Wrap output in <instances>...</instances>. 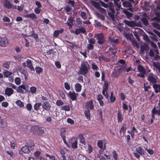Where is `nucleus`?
<instances>
[{"label": "nucleus", "instance_id": "7c9ffc66", "mask_svg": "<svg viewBox=\"0 0 160 160\" xmlns=\"http://www.w3.org/2000/svg\"><path fill=\"white\" fill-rule=\"evenodd\" d=\"M66 130L64 128H62L61 129L60 131V135L62 138L66 137L65 132Z\"/></svg>", "mask_w": 160, "mask_h": 160}, {"label": "nucleus", "instance_id": "6e6d98bb", "mask_svg": "<svg viewBox=\"0 0 160 160\" xmlns=\"http://www.w3.org/2000/svg\"><path fill=\"white\" fill-rule=\"evenodd\" d=\"M63 104V102L61 100H58L56 102V104L58 106L62 105Z\"/></svg>", "mask_w": 160, "mask_h": 160}, {"label": "nucleus", "instance_id": "5fc2aeb1", "mask_svg": "<svg viewBox=\"0 0 160 160\" xmlns=\"http://www.w3.org/2000/svg\"><path fill=\"white\" fill-rule=\"evenodd\" d=\"M118 122H121L123 120V118L122 117L121 114L118 112Z\"/></svg>", "mask_w": 160, "mask_h": 160}, {"label": "nucleus", "instance_id": "f257e3e1", "mask_svg": "<svg viewBox=\"0 0 160 160\" xmlns=\"http://www.w3.org/2000/svg\"><path fill=\"white\" fill-rule=\"evenodd\" d=\"M81 68L79 71V73L81 75H84L87 73L89 66L87 62H82L81 63Z\"/></svg>", "mask_w": 160, "mask_h": 160}, {"label": "nucleus", "instance_id": "37998d69", "mask_svg": "<svg viewBox=\"0 0 160 160\" xmlns=\"http://www.w3.org/2000/svg\"><path fill=\"white\" fill-rule=\"evenodd\" d=\"M16 103L17 105L20 107H23L24 106L23 102H21L20 100H17L16 101Z\"/></svg>", "mask_w": 160, "mask_h": 160}, {"label": "nucleus", "instance_id": "603ef678", "mask_svg": "<svg viewBox=\"0 0 160 160\" xmlns=\"http://www.w3.org/2000/svg\"><path fill=\"white\" fill-rule=\"evenodd\" d=\"M15 82L16 84L19 85L21 83V80L19 78H16L15 79Z\"/></svg>", "mask_w": 160, "mask_h": 160}, {"label": "nucleus", "instance_id": "5701e85b", "mask_svg": "<svg viewBox=\"0 0 160 160\" xmlns=\"http://www.w3.org/2000/svg\"><path fill=\"white\" fill-rule=\"evenodd\" d=\"M153 88L154 89L156 93H157L159 92L160 93V84L159 85H154L153 86Z\"/></svg>", "mask_w": 160, "mask_h": 160}, {"label": "nucleus", "instance_id": "8fccbe9b", "mask_svg": "<svg viewBox=\"0 0 160 160\" xmlns=\"http://www.w3.org/2000/svg\"><path fill=\"white\" fill-rule=\"evenodd\" d=\"M87 48L88 50H92L94 48V46L93 45L89 43L87 45Z\"/></svg>", "mask_w": 160, "mask_h": 160}, {"label": "nucleus", "instance_id": "6ab92c4d", "mask_svg": "<svg viewBox=\"0 0 160 160\" xmlns=\"http://www.w3.org/2000/svg\"><path fill=\"white\" fill-rule=\"evenodd\" d=\"M123 22L128 26L130 27H133L135 26V22L134 21H129L126 20H124L123 21Z\"/></svg>", "mask_w": 160, "mask_h": 160}, {"label": "nucleus", "instance_id": "7ed1b4c3", "mask_svg": "<svg viewBox=\"0 0 160 160\" xmlns=\"http://www.w3.org/2000/svg\"><path fill=\"white\" fill-rule=\"evenodd\" d=\"M158 79V77L152 73H150L147 76L148 80L150 83L153 84V85L157 84L156 83L157 82Z\"/></svg>", "mask_w": 160, "mask_h": 160}, {"label": "nucleus", "instance_id": "72a5a7b5", "mask_svg": "<svg viewBox=\"0 0 160 160\" xmlns=\"http://www.w3.org/2000/svg\"><path fill=\"white\" fill-rule=\"evenodd\" d=\"M20 72L23 74L25 76V79L26 80L28 76V73L27 71L23 69H21L20 70Z\"/></svg>", "mask_w": 160, "mask_h": 160}, {"label": "nucleus", "instance_id": "4d7b16f0", "mask_svg": "<svg viewBox=\"0 0 160 160\" xmlns=\"http://www.w3.org/2000/svg\"><path fill=\"white\" fill-rule=\"evenodd\" d=\"M10 63V62H5L3 64V66L4 68H8L10 67L9 64Z\"/></svg>", "mask_w": 160, "mask_h": 160}, {"label": "nucleus", "instance_id": "c756f323", "mask_svg": "<svg viewBox=\"0 0 160 160\" xmlns=\"http://www.w3.org/2000/svg\"><path fill=\"white\" fill-rule=\"evenodd\" d=\"M86 105L87 107L90 108L91 109H93L94 108V105L93 104V102L92 100L90 101L87 102Z\"/></svg>", "mask_w": 160, "mask_h": 160}, {"label": "nucleus", "instance_id": "393cba45", "mask_svg": "<svg viewBox=\"0 0 160 160\" xmlns=\"http://www.w3.org/2000/svg\"><path fill=\"white\" fill-rule=\"evenodd\" d=\"M91 4L96 8L98 9L100 7V6L99 4L97 2L94 1H91Z\"/></svg>", "mask_w": 160, "mask_h": 160}, {"label": "nucleus", "instance_id": "bf43d9fd", "mask_svg": "<svg viewBox=\"0 0 160 160\" xmlns=\"http://www.w3.org/2000/svg\"><path fill=\"white\" fill-rule=\"evenodd\" d=\"M135 26H137L140 27H142V22L141 21H138L137 22H135Z\"/></svg>", "mask_w": 160, "mask_h": 160}, {"label": "nucleus", "instance_id": "680f3d73", "mask_svg": "<svg viewBox=\"0 0 160 160\" xmlns=\"http://www.w3.org/2000/svg\"><path fill=\"white\" fill-rule=\"evenodd\" d=\"M108 15L110 16V17L112 18V19L114 20L115 19V14L111 13L110 12H108Z\"/></svg>", "mask_w": 160, "mask_h": 160}, {"label": "nucleus", "instance_id": "864d4df0", "mask_svg": "<svg viewBox=\"0 0 160 160\" xmlns=\"http://www.w3.org/2000/svg\"><path fill=\"white\" fill-rule=\"evenodd\" d=\"M99 2L101 4L102 6L105 8H107L108 7V5L104 2L101 0H99Z\"/></svg>", "mask_w": 160, "mask_h": 160}, {"label": "nucleus", "instance_id": "9d476101", "mask_svg": "<svg viewBox=\"0 0 160 160\" xmlns=\"http://www.w3.org/2000/svg\"><path fill=\"white\" fill-rule=\"evenodd\" d=\"M69 143L72 145V147L73 148H77L78 141L75 138H72L70 139Z\"/></svg>", "mask_w": 160, "mask_h": 160}, {"label": "nucleus", "instance_id": "0e129e2a", "mask_svg": "<svg viewBox=\"0 0 160 160\" xmlns=\"http://www.w3.org/2000/svg\"><path fill=\"white\" fill-rule=\"evenodd\" d=\"M30 90L32 93H34L37 91V88L35 87H32L30 88Z\"/></svg>", "mask_w": 160, "mask_h": 160}, {"label": "nucleus", "instance_id": "e2e57ef3", "mask_svg": "<svg viewBox=\"0 0 160 160\" xmlns=\"http://www.w3.org/2000/svg\"><path fill=\"white\" fill-rule=\"evenodd\" d=\"M155 108H154L153 109V110L152 111V112L154 113H155V114H157L158 115H160V110H155Z\"/></svg>", "mask_w": 160, "mask_h": 160}, {"label": "nucleus", "instance_id": "f704fd0d", "mask_svg": "<svg viewBox=\"0 0 160 160\" xmlns=\"http://www.w3.org/2000/svg\"><path fill=\"white\" fill-rule=\"evenodd\" d=\"M108 82L107 81H105L103 87V89H104V91H107L108 89Z\"/></svg>", "mask_w": 160, "mask_h": 160}, {"label": "nucleus", "instance_id": "c85d7f7f", "mask_svg": "<svg viewBox=\"0 0 160 160\" xmlns=\"http://www.w3.org/2000/svg\"><path fill=\"white\" fill-rule=\"evenodd\" d=\"M84 114L87 119L90 120V113L89 110L88 109H86L84 112Z\"/></svg>", "mask_w": 160, "mask_h": 160}, {"label": "nucleus", "instance_id": "0eeeda50", "mask_svg": "<svg viewBox=\"0 0 160 160\" xmlns=\"http://www.w3.org/2000/svg\"><path fill=\"white\" fill-rule=\"evenodd\" d=\"M95 37L96 38L97 42L99 44H102L104 43L105 39L102 33H97L95 35Z\"/></svg>", "mask_w": 160, "mask_h": 160}, {"label": "nucleus", "instance_id": "bb28decb", "mask_svg": "<svg viewBox=\"0 0 160 160\" xmlns=\"http://www.w3.org/2000/svg\"><path fill=\"white\" fill-rule=\"evenodd\" d=\"M95 14L96 15L97 17L98 18L100 19L101 20L104 21L105 20V17L103 15L100 13L98 12H96L95 13Z\"/></svg>", "mask_w": 160, "mask_h": 160}, {"label": "nucleus", "instance_id": "4c0bfd02", "mask_svg": "<svg viewBox=\"0 0 160 160\" xmlns=\"http://www.w3.org/2000/svg\"><path fill=\"white\" fill-rule=\"evenodd\" d=\"M79 138L80 142L84 145H85V142L84 137L82 135H81L79 136Z\"/></svg>", "mask_w": 160, "mask_h": 160}, {"label": "nucleus", "instance_id": "13d9d810", "mask_svg": "<svg viewBox=\"0 0 160 160\" xmlns=\"http://www.w3.org/2000/svg\"><path fill=\"white\" fill-rule=\"evenodd\" d=\"M87 151L89 153H91L92 151V146L90 144H88V147Z\"/></svg>", "mask_w": 160, "mask_h": 160}, {"label": "nucleus", "instance_id": "ea45409f", "mask_svg": "<svg viewBox=\"0 0 160 160\" xmlns=\"http://www.w3.org/2000/svg\"><path fill=\"white\" fill-rule=\"evenodd\" d=\"M153 26L158 30H160V25L159 24L156 22H153L152 23Z\"/></svg>", "mask_w": 160, "mask_h": 160}, {"label": "nucleus", "instance_id": "412c9836", "mask_svg": "<svg viewBox=\"0 0 160 160\" xmlns=\"http://www.w3.org/2000/svg\"><path fill=\"white\" fill-rule=\"evenodd\" d=\"M102 142L100 140L98 141L97 142V145L98 147L102 150H104L106 148L105 145H104L103 147L102 146Z\"/></svg>", "mask_w": 160, "mask_h": 160}, {"label": "nucleus", "instance_id": "58836bf2", "mask_svg": "<svg viewBox=\"0 0 160 160\" xmlns=\"http://www.w3.org/2000/svg\"><path fill=\"white\" fill-rule=\"evenodd\" d=\"M99 11L101 13L104 14V15H106L107 12L106 11L105 9L104 8L101 7H100L98 8V9Z\"/></svg>", "mask_w": 160, "mask_h": 160}, {"label": "nucleus", "instance_id": "6e6552de", "mask_svg": "<svg viewBox=\"0 0 160 160\" xmlns=\"http://www.w3.org/2000/svg\"><path fill=\"white\" fill-rule=\"evenodd\" d=\"M8 41L6 37L2 38L0 40V46L5 47L8 44Z\"/></svg>", "mask_w": 160, "mask_h": 160}, {"label": "nucleus", "instance_id": "3c124183", "mask_svg": "<svg viewBox=\"0 0 160 160\" xmlns=\"http://www.w3.org/2000/svg\"><path fill=\"white\" fill-rule=\"evenodd\" d=\"M113 157L115 160H117L118 159V156L116 152L115 151H113L112 152Z\"/></svg>", "mask_w": 160, "mask_h": 160}, {"label": "nucleus", "instance_id": "338daca9", "mask_svg": "<svg viewBox=\"0 0 160 160\" xmlns=\"http://www.w3.org/2000/svg\"><path fill=\"white\" fill-rule=\"evenodd\" d=\"M91 66L92 68L94 70H97L98 69V66L96 65L94 62H93L91 64Z\"/></svg>", "mask_w": 160, "mask_h": 160}, {"label": "nucleus", "instance_id": "c03bdc74", "mask_svg": "<svg viewBox=\"0 0 160 160\" xmlns=\"http://www.w3.org/2000/svg\"><path fill=\"white\" fill-rule=\"evenodd\" d=\"M80 16L84 20H86L87 18L85 12H82L80 13Z\"/></svg>", "mask_w": 160, "mask_h": 160}, {"label": "nucleus", "instance_id": "09e8293b", "mask_svg": "<svg viewBox=\"0 0 160 160\" xmlns=\"http://www.w3.org/2000/svg\"><path fill=\"white\" fill-rule=\"evenodd\" d=\"M89 44H91L92 45H93L96 42L95 40L93 38H90L88 40Z\"/></svg>", "mask_w": 160, "mask_h": 160}, {"label": "nucleus", "instance_id": "1a4fd4ad", "mask_svg": "<svg viewBox=\"0 0 160 160\" xmlns=\"http://www.w3.org/2000/svg\"><path fill=\"white\" fill-rule=\"evenodd\" d=\"M123 35L128 39L129 40L132 42L133 44L134 43L137 45V43L136 42L132 39V38L133 37V36L132 33L124 32Z\"/></svg>", "mask_w": 160, "mask_h": 160}, {"label": "nucleus", "instance_id": "aec40b11", "mask_svg": "<svg viewBox=\"0 0 160 160\" xmlns=\"http://www.w3.org/2000/svg\"><path fill=\"white\" fill-rule=\"evenodd\" d=\"M123 12L127 16L128 18L129 19L132 17L133 14L130 12L128 10L126 9H124L123 10Z\"/></svg>", "mask_w": 160, "mask_h": 160}, {"label": "nucleus", "instance_id": "a211bd4d", "mask_svg": "<svg viewBox=\"0 0 160 160\" xmlns=\"http://www.w3.org/2000/svg\"><path fill=\"white\" fill-rule=\"evenodd\" d=\"M13 90L11 88H7L5 90V94L8 96H10L13 92Z\"/></svg>", "mask_w": 160, "mask_h": 160}, {"label": "nucleus", "instance_id": "4468645a", "mask_svg": "<svg viewBox=\"0 0 160 160\" xmlns=\"http://www.w3.org/2000/svg\"><path fill=\"white\" fill-rule=\"evenodd\" d=\"M42 107L46 110L48 111L51 108V106L48 102H45L42 103Z\"/></svg>", "mask_w": 160, "mask_h": 160}, {"label": "nucleus", "instance_id": "20e7f679", "mask_svg": "<svg viewBox=\"0 0 160 160\" xmlns=\"http://www.w3.org/2000/svg\"><path fill=\"white\" fill-rule=\"evenodd\" d=\"M125 67V65L123 64L120 68H115L112 73V76L114 78H117L119 74L122 73Z\"/></svg>", "mask_w": 160, "mask_h": 160}, {"label": "nucleus", "instance_id": "f03ea898", "mask_svg": "<svg viewBox=\"0 0 160 160\" xmlns=\"http://www.w3.org/2000/svg\"><path fill=\"white\" fill-rule=\"evenodd\" d=\"M159 52L156 45L154 48L150 49L149 52V55L151 57H154V60H157L160 59V56L158 55Z\"/></svg>", "mask_w": 160, "mask_h": 160}, {"label": "nucleus", "instance_id": "2eb2a0df", "mask_svg": "<svg viewBox=\"0 0 160 160\" xmlns=\"http://www.w3.org/2000/svg\"><path fill=\"white\" fill-rule=\"evenodd\" d=\"M26 63L27 65V67H28L29 68L31 71H34V68L33 67L32 62L31 60L29 59H27L26 61Z\"/></svg>", "mask_w": 160, "mask_h": 160}, {"label": "nucleus", "instance_id": "cd10ccee", "mask_svg": "<svg viewBox=\"0 0 160 160\" xmlns=\"http://www.w3.org/2000/svg\"><path fill=\"white\" fill-rule=\"evenodd\" d=\"M82 86L79 83H76L75 85V89L77 92H79L81 90Z\"/></svg>", "mask_w": 160, "mask_h": 160}, {"label": "nucleus", "instance_id": "9b49d317", "mask_svg": "<svg viewBox=\"0 0 160 160\" xmlns=\"http://www.w3.org/2000/svg\"><path fill=\"white\" fill-rule=\"evenodd\" d=\"M3 2L4 6L10 9L12 8L13 9H17L16 6H12V4L8 0H4Z\"/></svg>", "mask_w": 160, "mask_h": 160}, {"label": "nucleus", "instance_id": "4be33fe9", "mask_svg": "<svg viewBox=\"0 0 160 160\" xmlns=\"http://www.w3.org/2000/svg\"><path fill=\"white\" fill-rule=\"evenodd\" d=\"M26 18H31L32 19H36L37 18L36 15L33 13L30 14H27L25 15Z\"/></svg>", "mask_w": 160, "mask_h": 160}, {"label": "nucleus", "instance_id": "423d86ee", "mask_svg": "<svg viewBox=\"0 0 160 160\" xmlns=\"http://www.w3.org/2000/svg\"><path fill=\"white\" fill-rule=\"evenodd\" d=\"M32 149V146L26 145L21 148L19 153L21 154H23V153H28L31 152Z\"/></svg>", "mask_w": 160, "mask_h": 160}, {"label": "nucleus", "instance_id": "de8ad7c7", "mask_svg": "<svg viewBox=\"0 0 160 160\" xmlns=\"http://www.w3.org/2000/svg\"><path fill=\"white\" fill-rule=\"evenodd\" d=\"M126 131V126L125 125H123L121 128L120 130V132L121 133H122V134L123 135L124 134V133Z\"/></svg>", "mask_w": 160, "mask_h": 160}, {"label": "nucleus", "instance_id": "a878e982", "mask_svg": "<svg viewBox=\"0 0 160 160\" xmlns=\"http://www.w3.org/2000/svg\"><path fill=\"white\" fill-rule=\"evenodd\" d=\"M137 152L141 155H144V152L143 149L141 147H138L136 148Z\"/></svg>", "mask_w": 160, "mask_h": 160}, {"label": "nucleus", "instance_id": "2f4dec72", "mask_svg": "<svg viewBox=\"0 0 160 160\" xmlns=\"http://www.w3.org/2000/svg\"><path fill=\"white\" fill-rule=\"evenodd\" d=\"M138 70L139 72H141V73H146V72L144 68L141 65L138 66Z\"/></svg>", "mask_w": 160, "mask_h": 160}, {"label": "nucleus", "instance_id": "79ce46f5", "mask_svg": "<svg viewBox=\"0 0 160 160\" xmlns=\"http://www.w3.org/2000/svg\"><path fill=\"white\" fill-rule=\"evenodd\" d=\"M110 98V101L112 102H113L115 101L116 99V98L114 96H113V92H112L111 93V95Z\"/></svg>", "mask_w": 160, "mask_h": 160}, {"label": "nucleus", "instance_id": "473e14b6", "mask_svg": "<svg viewBox=\"0 0 160 160\" xmlns=\"http://www.w3.org/2000/svg\"><path fill=\"white\" fill-rule=\"evenodd\" d=\"M42 104L41 102L35 103L34 106V110L36 111H38Z\"/></svg>", "mask_w": 160, "mask_h": 160}, {"label": "nucleus", "instance_id": "39448f33", "mask_svg": "<svg viewBox=\"0 0 160 160\" xmlns=\"http://www.w3.org/2000/svg\"><path fill=\"white\" fill-rule=\"evenodd\" d=\"M31 130L33 133L40 135L43 134L44 132V130L42 128H39L37 126L32 127Z\"/></svg>", "mask_w": 160, "mask_h": 160}, {"label": "nucleus", "instance_id": "f8f14e48", "mask_svg": "<svg viewBox=\"0 0 160 160\" xmlns=\"http://www.w3.org/2000/svg\"><path fill=\"white\" fill-rule=\"evenodd\" d=\"M148 18V16L147 15L144 13L142 14V17L140 18V20L142 22L143 24L146 26H147L148 24V22L147 19Z\"/></svg>", "mask_w": 160, "mask_h": 160}, {"label": "nucleus", "instance_id": "c9c22d12", "mask_svg": "<svg viewBox=\"0 0 160 160\" xmlns=\"http://www.w3.org/2000/svg\"><path fill=\"white\" fill-rule=\"evenodd\" d=\"M76 21L78 27H80L82 23V20L80 18H77L76 19Z\"/></svg>", "mask_w": 160, "mask_h": 160}, {"label": "nucleus", "instance_id": "69168bd1", "mask_svg": "<svg viewBox=\"0 0 160 160\" xmlns=\"http://www.w3.org/2000/svg\"><path fill=\"white\" fill-rule=\"evenodd\" d=\"M53 51L52 49H50L49 51H48L47 52V55H48V57H51L52 55V54L53 53Z\"/></svg>", "mask_w": 160, "mask_h": 160}, {"label": "nucleus", "instance_id": "ddd939ff", "mask_svg": "<svg viewBox=\"0 0 160 160\" xmlns=\"http://www.w3.org/2000/svg\"><path fill=\"white\" fill-rule=\"evenodd\" d=\"M68 95L72 101L76 100L77 96L78 95V93H76L74 92H69L68 93Z\"/></svg>", "mask_w": 160, "mask_h": 160}, {"label": "nucleus", "instance_id": "49530a36", "mask_svg": "<svg viewBox=\"0 0 160 160\" xmlns=\"http://www.w3.org/2000/svg\"><path fill=\"white\" fill-rule=\"evenodd\" d=\"M61 109L67 111H69L70 110V108L68 105L64 106L62 107Z\"/></svg>", "mask_w": 160, "mask_h": 160}, {"label": "nucleus", "instance_id": "f3484780", "mask_svg": "<svg viewBox=\"0 0 160 160\" xmlns=\"http://www.w3.org/2000/svg\"><path fill=\"white\" fill-rule=\"evenodd\" d=\"M118 49L114 48H110L108 50L109 52H110L112 55V57H116L115 54L117 52Z\"/></svg>", "mask_w": 160, "mask_h": 160}, {"label": "nucleus", "instance_id": "dca6fc26", "mask_svg": "<svg viewBox=\"0 0 160 160\" xmlns=\"http://www.w3.org/2000/svg\"><path fill=\"white\" fill-rule=\"evenodd\" d=\"M153 65L156 68V71L158 73L160 74V63L158 62H153Z\"/></svg>", "mask_w": 160, "mask_h": 160}, {"label": "nucleus", "instance_id": "a18cd8bd", "mask_svg": "<svg viewBox=\"0 0 160 160\" xmlns=\"http://www.w3.org/2000/svg\"><path fill=\"white\" fill-rule=\"evenodd\" d=\"M4 75L6 77H8L11 76L12 73L8 71H6L4 72Z\"/></svg>", "mask_w": 160, "mask_h": 160}, {"label": "nucleus", "instance_id": "a19ab883", "mask_svg": "<svg viewBox=\"0 0 160 160\" xmlns=\"http://www.w3.org/2000/svg\"><path fill=\"white\" fill-rule=\"evenodd\" d=\"M35 70L36 72L38 74H40L41 72L42 71V69L39 67H37L35 68Z\"/></svg>", "mask_w": 160, "mask_h": 160}, {"label": "nucleus", "instance_id": "774afa93", "mask_svg": "<svg viewBox=\"0 0 160 160\" xmlns=\"http://www.w3.org/2000/svg\"><path fill=\"white\" fill-rule=\"evenodd\" d=\"M41 11V9L40 8H36L34 10V11L35 13L37 14H39Z\"/></svg>", "mask_w": 160, "mask_h": 160}, {"label": "nucleus", "instance_id": "b1692460", "mask_svg": "<svg viewBox=\"0 0 160 160\" xmlns=\"http://www.w3.org/2000/svg\"><path fill=\"white\" fill-rule=\"evenodd\" d=\"M122 5L126 8H131L132 7V4L128 1H124L122 2Z\"/></svg>", "mask_w": 160, "mask_h": 160}, {"label": "nucleus", "instance_id": "052dcab7", "mask_svg": "<svg viewBox=\"0 0 160 160\" xmlns=\"http://www.w3.org/2000/svg\"><path fill=\"white\" fill-rule=\"evenodd\" d=\"M60 153L61 154L62 157L63 158L62 160H67L65 156V152L63 150H61L60 151Z\"/></svg>", "mask_w": 160, "mask_h": 160}, {"label": "nucleus", "instance_id": "e433bc0d", "mask_svg": "<svg viewBox=\"0 0 160 160\" xmlns=\"http://www.w3.org/2000/svg\"><path fill=\"white\" fill-rule=\"evenodd\" d=\"M87 158L82 154H80L78 157V160H86Z\"/></svg>", "mask_w": 160, "mask_h": 160}]
</instances>
